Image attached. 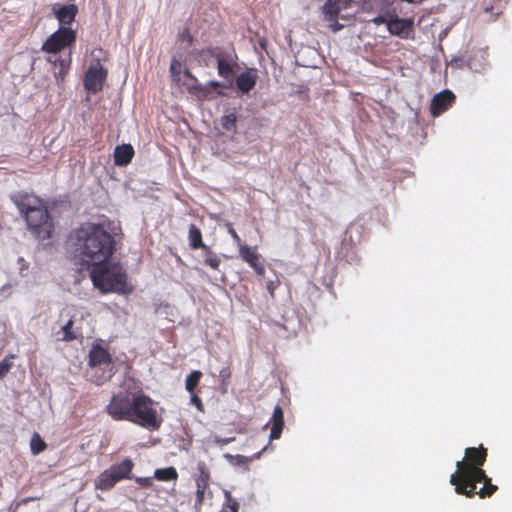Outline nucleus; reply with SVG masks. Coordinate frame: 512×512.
I'll return each mask as SVG.
<instances>
[{"instance_id":"obj_6","label":"nucleus","mask_w":512,"mask_h":512,"mask_svg":"<svg viewBox=\"0 0 512 512\" xmlns=\"http://www.w3.org/2000/svg\"><path fill=\"white\" fill-rule=\"evenodd\" d=\"M465 455L469 463L466 464L464 459L457 461V470L451 475L450 483L456 484L459 480V474L461 473L465 483L483 482L485 485L490 484V478L479 468L485 461V450L483 448H467Z\"/></svg>"},{"instance_id":"obj_49","label":"nucleus","mask_w":512,"mask_h":512,"mask_svg":"<svg viewBox=\"0 0 512 512\" xmlns=\"http://www.w3.org/2000/svg\"><path fill=\"white\" fill-rule=\"evenodd\" d=\"M260 455H261V452L257 453V454L255 455V457H256V458H259V457H260Z\"/></svg>"},{"instance_id":"obj_9","label":"nucleus","mask_w":512,"mask_h":512,"mask_svg":"<svg viewBox=\"0 0 512 512\" xmlns=\"http://www.w3.org/2000/svg\"><path fill=\"white\" fill-rule=\"evenodd\" d=\"M107 71L99 62L92 63L85 75L84 86L91 93H97L103 87Z\"/></svg>"},{"instance_id":"obj_41","label":"nucleus","mask_w":512,"mask_h":512,"mask_svg":"<svg viewBox=\"0 0 512 512\" xmlns=\"http://www.w3.org/2000/svg\"><path fill=\"white\" fill-rule=\"evenodd\" d=\"M69 64L70 61L59 60V69H61V71H67V69L69 68Z\"/></svg>"},{"instance_id":"obj_7","label":"nucleus","mask_w":512,"mask_h":512,"mask_svg":"<svg viewBox=\"0 0 512 512\" xmlns=\"http://www.w3.org/2000/svg\"><path fill=\"white\" fill-rule=\"evenodd\" d=\"M114 365L107 350L101 345H94L89 353L88 374L98 385L109 380L113 375Z\"/></svg>"},{"instance_id":"obj_2","label":"nucleus","mask_w":512,"mask_h":512,"mask_svg":"<svg viewBox=\"0 0 512 512\" xmlns=\"http://www.w3.org/2000/svg\"><path fill=\"white\" fill-rule=\"evenodd\" d=\"M107 413L114 420H127L148 429H157L161 423L153 401L144 395H116L107 406Z\"/></svg>"},{"instance_id":"obj_39","label":"nucleus","mask_w":512,"mask_h":512,"mask_svg":"<svg viewBox=\"0 0 512 512\" xmlns=\"http://www.w3.org/2000/svg\"><path fill=\"white\" fill-rule=\"evenodd\" d=\"M388 21L389 20H387L385 16H381V15L372 19V22L375 23L376 25L383 24V23L387 24Z\"/></svg>"},{"instance_id":"obj_19","label":"nucleus","mask_w":512,"mask_h":512,"mask_svg":"<svg viewBox=\"0 0 512 512\" xmlns=\"http://www.w3.org/2000/svg\"><path fill=\"white\" fill-rule=\"evenodd\" d=\"M341 10L340 0H328L323 6L326 20H333Z\"/></svg>"},{"instance_id":"obj_34","label":"nucleus","mask_w":512,"mask_h":512,"mask_svg":"<svg viewBox=\"0 0 512 512\" xmlns=\"http://www.w3.org/2000/svg\"><path fill=\"white\" fill-rule=\"evenodd\" d=\"M12 284H5L0 288V295L3 297H8L12 293Z\"/></svg>"},{"instance_id":"obj_8","label":"nucleus","mask_w":512,"mask_h":512,"mask_svg":"<svg viewBox=\"0 0 512 512\" xmlns=\"http://www.w3.org/2000/svg\"><path fill=\"white\" fill-rule=\"evenodd\" d=\"M214 56L217 62V70L219 76L228 80L229 84H232L234 77V67L237 65V55L233 50H224L220 48L207 49L204 53Z\"/></svg>"},{"instance_id":"obj_31","label":"nucleus","mask_w":512,"mask_h":512,"mask_svg":"<svg viewBox=\"0 0 512 512\" xmlns=\"http://www.w3.org/2000/svg\"><path fill=\"white\" fill-rule=\"evenodd\" d=\"M205 263L213 269H218L220 259L217 256H209L205 259Z\"/></svg>"},{"instance_id":"obj_48","label":"nucleus","mask_w":512,"mask_h":512,"mask_svg":"<svg viewBox=\"0 0 512 512\" xmlns=\"http://www.w3.org/2000/svg\"><path fill=\"white\" fill-rule=\"evenodd\" d=\"M210 85H211L212 87H218L220 84H219V82H217V81H211V82H210Z\"/></svg>"},{"instance_id":"obj_15","label":"nucleus","mask_w":512,"mask_h":512,"mask_svg":"<svg viewBox=\"0 0 512 512\" xmlns=\"http://www.w3.org/2000/svg\"><path fill=\"white\" fill-rule=\"evenodd\" d=\"M410 23L406 19L395 18L387 22V29L392 35L405 37Z\"/></svg>"},{"instance_id":"obj_33","label":"nucleus","mask_w":512,"mask_h":512,"mask_svg":"<svg viewBox=\"0 0 512 512\" xmlns=\"http://www.w3.org/2000/svg\"><path fill=\"white\" fill-rule=\"evenodd\" d=\"M11 364L7 359L0 362V378L9 371Z\"/></svg>"},{"instance_id":"obj_45","label":"nucleus","mask_w":512,"mask_h":512,"mask_svg":"<svg viewBox=\"0 0 512 512\" xmlns=\"http://www.w3.org/2000/svg\"><path fill=\"white\" fill-rule=\"evenodd\" d=\"M181 37H182V39H183V40L185 39V40H187L188 42H191V40H192V38H191V36L189 35V33H185V32H184V33L181 35Z\"/></svg>"},{"instance_id":"obj_21","label":"nucleus","mask_w":512,"mask_h":512,"mask_svg":"<svg viewBox=\"0 0 512 512\" xmlns=\"http://www.w3.org/2000/svg\"><path fill=\"white\" fill-rule=\"evenodd\" d=\"M189 240L192 248L197 249L200 247H205L202 242V236L200 230L195 225H190L189 227Z\"/></svg>"},{"instance_id":"obj_47","label":"nucleus","mask_w":512,"mask_h":512,"mask_svg":"<svg viewBox=\"0 0 512 512\" xmlns=\"http://www.w3.org/2000/svg\"><path fill=\"white\" fill-rule=\"evenodd\" d=\"M403 2L407 3H420L422 0H402Z\"/></svg>"},{"instance_id":"obj_25","label":"nucleus","mask_w":512,"mask_h":512,"mask_svg":"<svg viewBox=\"0 0 512 512\" xmlns=\"http://www.w3.org/2000/svg\"><path fill=\"white\" fill-rule=\"evenodd\" d=\"M201 376H202V373L200 371H193L186 377L185 385H186L187 391H189L190 393H192L194 391Z\"/></svg>"},{"instance_id":"obj_27","label":"nucleus","mask_w":512,"mask_h":512,"mask_svg":"<svg viewBox=\"0 0 512 512\" xmlns=\"http://www.w3.org/2000/svg\"><path fill=\"white\" fill-rule=\"evenodd\" d=\"M225 496L227 499V505L223 507L220 512H237L238 511V502L235 499H232L229 492H225Z\"/></svg>"},{"instance_id":"obj_26","label":"nucleus","mask_w":512,"mask_h":512,"mask_svg":"<svg viewBox=\"0 0 512 512\" xmlns=\"http://www.w3.org/2000/svg\"><path fill=\"white\" fill-rule=\"evenodd\" d=\"M237 117L234 113L224 115L221 118V125L226 131H235Z\"/></svg>"},{"instance_id":"obj_24","label":"nucleus","mask_w":512,"mask_h":512,"mask_svg":"<svg viewBox=\"0 0 512 512\" xmlns=\"http://www.w3.org/2000/svg\"><path fill=\"white\" fill-rule=\"evenodd\" d=\"M181 62L173 58L170 64L171 79L174 82H181L183 74L181 73Z\"/></svg>"},{"instance_id":"obj_17","label":"nucleus","mask_w":512,"mask_h":512,"mask_svg":"<svg viewBox=\"0 0 512 512\" xmlns=\"http://www.w3.org/2000/svg\"><path fill=\"white\" fill-rule=\"evenodd\" d=\"M133 468V463L130 459L123 460L120 464L111 466L110 470L118 480L129 478Z\"/></svg>"},{"instance_id":"obj_23","label":"nucleus","mask_w":512,"mask_h":512,"mask_svg":"<svg viewBox=\"0 0 512 512\" xmlns=\"http://www.w3.org/2000/svg\"><path fill=\"white\" fill-rule=\"evenodd\" d=\"M30 447H31L32 453L34 455H37V454L41 453L42 451H44V449L46 448V444L41 439L39 434L34 433L31 438V441H30Z\"/></svg>"},{"instance_id":"obj_30","label":"nucleus","mask_w":512,"mask_h":512,"mask_svg":"<svg viewBox=\"0 0 512 512\" xmlns=\"http://www.w3.org/2000/svg\"><path fill=\"white\" fill-rule=\"evenodd\" d=\"M455 485V491L457 494H463L466 495L467 486L465 485V482L462 478V474H459V480L457 481Z\"/></svg>"},{"instance_id":"obj_35","label":"nucleus","mask_w":512,"mask_h":512,"mask_svg":"<svg viewBox=\"0 0 512 512\" xmlns=\"http://www.w3.org/2000/svg\"><path fill=\"white\" fill-rule=\"evenodd\" d=\"M228 232L232 236V238L234 239V241L237 243V245L239 247H240V245H243L241 243L240 237L238 236V234L236 233V231L234 230V228L231 225H228Z\"/></svg>"},{"instance_id":"obj_40","label":"nucleus","mask_w":512,"mask_h":512,"mask_svg":"<svg viewBox=\"0 0 512 512\" xmlns=\"http://www.w3.org/2000/svg\"><path fill=\"white\" fill-rule=\"evenodd\" d=\"M220 377L222 379V381L224 382L225 380H227L229 377H230V371L228 368H224L220 371Z\"/></svg>"},{"instance_id":"obj_37","label":"nucleus","mask_w":512,"mask_h":512,"mask_svg":"<svg viewBox=\"0 0 512 512\" xmlns=\"http://www.w3.org/2000/svg\"><path fill=\"white\" fill-rule=\"evenodd\" d=\"M206 51H207V50H203V51L201 52V54H200V57H201V59L205 62V65H206V66H209V65L213 62V60H215V58H214V56H211L210 54H206V55L204 56V53H205Z\"/></svg>"},{"instance_id":"obj_36","label":"nucleus","mask_w":512,"mask_h":512,"mask_svg":"<svg viewBox=\"0 0 512 512\" xmlns=\"http://www.w3.org/2000/svg\"><path fill=\"white\" fill-rule=\"evenodd\" d=\"M234 440H235L234 437H229V438H219L218 436L214 437V442L219 445H226V444L233 442Z\"/></svg>"},{"instance_id":"obj_38","label":"nucleus","mask_w":512,"mask_h":512,"mask_svg":"<svg viewBox=\"0 0 512 512\" xmlns=\"http://www.w3.org/2000/svg\"><path fill=\"white\" fill-rule=\"evenodd\" d=\"M467 486L466 496L471 497L476 493V483H465Z\"/></svg>"},{"instance_id":"obj_12","label":"nucleus","mask_w":512,"mask_h":512,"mask_svg":"<svg viewBox=\"0 0 512 512\" xmlns=\"http://www.w3.org/2000/svg\"><path fill=\"white\" fill-rule=\"evenodd\" d=\"M239 253L241 258L249 263V265L255 270L258 275H263L265 272L264 266L261 265L259 260V255L254 253L249 246L240 245Z\"/></svg>"},{"instance_id":"obj_4","label":"nucleus","mask_w":512,"mask_h":512,"mask_svg":"<svg viewBox=\"0 0 512 512\" xmlns=\"http://www.w3.org/2000/svg\"><path fill=\"white\" fill-rule=\"evenodd\" d=\"M52 11L61 24V27L45 41L42 49L49 53H57L75 41L74 31L65 26L74 21L78 8L74 4H56L53 6Z\"/></svg>"},{"instance_id":"obj_14","label":"nucleus","mask_w":512,"mask_h":512,"mask_svg":"<svg viewBox=\"0 0 512 512\" xmlns=\"http://www.w3.org/2000/svg\"><path fill=\"white\" fill-rule=\"evenodd\" d=\"M272 428L270 432V440H276L280 438L283 426H284V419H283V410L280 406H275L273 415H272Z\"/></svg>"},{"instance_id":"obj_46","label":"nucleus","mask_w":512,"mask_h":512,"mask_svg":"<svg viewBox=\"0 0 512 512\" xmlns=\"http://www.w3.org/2000/svg\"><path fill=\"white\" fill-rule=\"evenodd\" d=\"M66 71H61V69H59L58 72H55V76L57 78L61 77L63 79L64 75H65Z\"/></svg>"},{"instance_id":"obj_29","label":"nucleus","mask_w":512,"mask_h":512,"mask_svg":"<svg viewBox=\"0 0 512 512\" xmlns=\"http://www.w3.org/2000/svg\"><path fill=\"white\" fill-rule=\"evenodd\" d=\"M205 482L204 480L197 481V491H196V501L197 503H201L205 493Z\"/></svg>"},{"instance_id":"obj_20","label":"nucleus","mask_w":512,"mask_h":512,"mask_svg":"<svg viewBox=\"0 0 512 512\" xmlns=\"http://www.w3.org/2000/svg\"><path fill=\"white\" fill-rule=\"evenodd\" d=\"M154 476L159 481H168V480L176 479L178 474L174 467H166V468L156 469Z\"/></svg>"},{"instance_id":"obj_32","label":"nucleus","mask_w":512,"mask_h":512,"mask_svg":"<svg viewBox=\"0 0 512 512\" xmlns=\"http://www.w3.org/2000/svg\"><path fill=\"white\" fill-rule=\"evenodd\" d=\"M225 458H227L231 463H237V464H242L247 461V458L244 456H241V455L233 456L230 454H226Z\"/></svg>"},{"instance_id":"obj_16","label":"nucleus","mask_w":512,"mask_h":512,"mask_svg":"<svg viewBox=\"0 0 512 512\" xmlns=\"http://www.w3.org/2000/svg\"><path fill=\"white\" fill-rule=\"evenodd\" d=\"M119 481L113 472L108 469L102 472L95 481V486L101 490H109Z\"/></svg>"},{"instance_id":"obj_44","label":"nucleus","mask_w":512,"mask_h":512,"mask_svg":"<svg viewBox=\"0 0 512 512\" xmlns=\"http://www.w3.org/2000/svg\"><path fill=\"white\" fill-rule=\"evenodd\" d=\"M329 27L333 31H339V30H341L343 28V25L339 24L338 22H334V23L330 24Z\"/></svg>"},{"instance_id":"obj_10","label":"nucleus","mask_w":512,"mask_h":512,"mask_svg":"<svg viewBox=\"0 0 512 512\" xmlns=\"http://www.w3.org/2000/svg\"><path fill=\"white\" fill-rule=\"evenodd\" d=\"M257 78V70L254 68H247L237 76L235 80L236 86L242 94H247L254 88Z\"/></svg>"},{"instance_id":"obj_43","label":"nucleus","mask_w":512,"mask_h":512,"mask_svg":"<svg viewBox=\"0 0 512 512\" xmlns=\"http://www.w3.org/2000/svg\"><path fill=\"white\" fill-rule=\"evenodd\" d=\"M137 482L141 485L148 486L151 483V478H138Z\"/></svg>"},{"instance_id":"obj_1","label":"nucleus","mask_w":512,"mask_h":512,"mask_svg":"<svg viewBox=\"0 0 512 512\" xmlns=\"http://www.w3.org/2000/svg\"><path fill=\"white\" fill-rule=\"evenodd\" d=\"M74 258L90 268L103 264L114 253L115 240L108 230L99 224H85L75 231L69 240Z\"/></svg>"},{"instance_id":"obj_5","label":"nucleus","mask_w":512,"mask_h":512,"mask_svg":"<svg viewBox=\"0 0 512 512\" xmlns=\"http://www.w3.org/2000/svg\"><path fill=\"white\" fill-rule=\"evenodd\" d=\"M91 280L101 292L127 293L126 274L118 264L105 261L103 264L91 266Z\"/></svg>"},{"instance_id":"obj_11","label":"nucleus","mask_w":512,"mask_h":512,"mask_svg":"<svg viewBox=\"0 0 512 512\" xmlns=\"http://www.w3.org/2000/svg\"><path fill=\"white\" fill-rule=\"evenodd\" d=\"M455 96L454 94L449 91L445 90L439 94H436L431 103V113L433 116H438L442 112L448 109V107L451 106Z\"/></svg>"},{"instance_id":"obj_13","label":"nucleus","mask_w":512,"mask_h":512,"mask_svg":"<svg viewBox=\"0 0 512 512\" xmlns=\"http://www.w3.org/2000/svg\"><path fill=\"white\" fill-rule=\"evenodd\" d=\"M134 155V150L131 145L123 144L117 146L114 151V161L118 166H126L130 163Z\"/></svg>"},{"instance_id":"obj_22","label":"nucleus","mask_w":512,"mask_h":512,"mask_svg":"<svg viewBox=\"0 0 512 512\" xmlns=\"http://www.w3.org/2000/svg\"><path fill=\"white\" fill-rule=\"evenodd\" d=\"M181 82L190 93H195L199 88L196 78L187 69L183 73Z\"/></svg>"},{"instance_id":"obj_42","label":"nucleus","mask_w":512,"mask_h":512,"mask_svg":"<svg viewBox=\"0 0 512 512\" xmlns=\"http://www.w3.org/2000/svg\"><path fill=\"white\" fill-rule=\"evenodd\" d=\"M191 401L199 410L201 409V400L196 395L192 396Z\"/></svg>"},{"instance_id":"obj_3","label":"nucleus","mask_w":512,"mask_h":512,"mask_svg":"<svg viewBox=\"0 0 512 512\" xmlns=\"http://www.w3.org/2000/svg\"><path fill=\"white\" fill-rule=\"evenodd\" d=\"M11 198L35 236L40 240L50 238L53 225L41 199L27 193H17Z\"/></svg>"},{"instance_id":"obj_18","label":"nucleus","mask_w":512,"mask_h":512,"mask_svg":"<svg viewBox=\"0 0 512 512\" xmlns=\"http://www.w3.org/2000/svg\"><path fill=\"white\" fill-rule=\"evenodd\" d=\"M73 321L69 320L65 325L61 326L58 331L54 333L57 341H71L77 338L76 333L72 330Z\"/></svg>"},{"instance_id":"obj_28","label":"nucleus","mask_w":512,"mask_h":512,"mask_svg":"<svg viewBox=\"0 0 512 512\" xmlns=\"http://www.w3.org/2000/svg\"><path fill=\"white\" fill-rule=\"evenodd\" d=\"M496 489L497 487L490 482V484H484V486L477 493L480 495V497L490 496L496 491Z\"/></svg>"}]
</instances>
